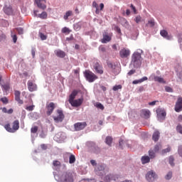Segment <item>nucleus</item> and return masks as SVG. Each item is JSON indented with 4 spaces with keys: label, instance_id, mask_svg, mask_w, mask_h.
I'll use <instances>...</instances> for the list:
<instances>
[{
    "label": "nucleus",
    "instance_id": "bf43d9fd",
    "mask_svg": "<svg viewBox=\"0 0 182 182\" xmlns=\"http://www.w3.org/2000/svg\"><path fill=\"white\" fill-rule=\"evenodd\" d=\"M1 102H2L3 103H8V98L7 97H2L1 98Z\"/></svg>",
    "mask_w": 182,
    "mask_h": 182
},
{
    "label": "nucleus",
    "instance_id": "de8ad7c7",
    "mask_svg": "<svg viewBox=\"0 0 182 182\" xmlns=\"http://www.w3.org/2000/svg\"><path fill=\"white\" fill-rule=\"evenodd\" d=\"M165 90H166V92H167L168 93H173V88H171V87L166 86V87H165Z\"/></svg>",
    "mask_w": 182,
    "mask_h": 182
},
{
    "label": "nucleus",
    "instance_id": "72a5a7b5",
    "mask_svg": "<svg viewBox=\"0 0 182 182\" xmlns=\"http://www.w3.org/2000/svg\"><path fill=\"white\" fill-rule=\"evenodd\" d=\"M75 161H76V157L75 156V155L71 154L69 157L70 164H73V163H75Z\"/></svg>",
    "mask_w": 182,
    "mask_h": 182
},
{
    "label": "nucleus",
    "instance_id": "f03ea898",
    "mask_svg": "<svg viewBox=\"0 0 182 182\" xmlns=\"http://www.w3.org/2000/svg\"><path fill=\"white\" fill-rule=\"evenodd\" d=\"M4 129L6 130V132H9V133H15L17 130H19V120L16 119L12 123V127H11L10 124H7L4 125Z\"/></svg>",
    "mask_w": 182,
    "mask_h": 182
},
{
    "label": "nucleus",
    "instance_id": "37998d69",
    "mask_svg": "<svg viewBox=\"0 0 182 182\" xmlns=\"http://www.w3.org/2000/svg\"><path fill=\"white\" fill-rule=\"evenodd\" d=\"M158 116L160 117H166V113L165 111H161L160 112H157Z\"/></svg>",
    "mask_w": 182,
    "mask_h": 182
},
{
    "label": "nucleus",
    "instance_id": "6e6d98bb",
    "mask_svg": "<svg viewBox=\"0 0 182 182\" xmlns=\"http://www.w3.org/2000/svg\"><path fill=\"white\" fill-rule=\"evenodd\" d=\"M33 107H35V105H31L26 107V110H28V112H32L33 110Z\"/></svg>",
    "mask_w": 182,
    "mask_h": 182
},
{
    "label": "nucleus",
    "instance_id": "6e6552de",
    "mask_svg": "<svg viewBox=\"0 0 182 182\" xmlns=\"http://www.w3.org/2000/svg\"><path fill=\"white\" fill-rule=\"evenodd\" d=\"M86 126H87V123H86V122H77L74 124V129L76 132H80V130H83Z\"/></svg>",
    "mask_w": 182,
    "mask_h": 182
},
{
    "label": "nucleus",
    "instance_id": "0e129e2a",
    "mask_svg": "<svg viewBox=\"0 0 182 182\" xmlns=\"http://www.w3.org/2000/svg\"><path fill=\"white\" fill-rule=\"evenodd\" d=\"M157 102H159V101H153V102H149V106H155V105H156V103H157Z\"/></svg>",
    "mask_w": 182,
    "mask_h": 182
},
{
    "label": "nucleus",
    "instance_id": "680f3d73",
    "mask_svg": "<svg viewBox=\"0 0 182 182\" xmlns=\"http://www.w3.org/2000/svg\"><path fill=\"white\" fill-rule=\"evenodd\" d=\"M111 178H112L111 175H107V176H105V180H106L107 182L110 181Z\"/></svg>",
    "mask_w": 182,
    "mask_h": 182
},
{
    "label": "nucleus",
    "instance_id": "13d9d810",
    "mask_svg": "<svg viewBox=\"0 0 182 182\" xmlns=\"http://www.w3.org/2000/svg\"><path fill=\"white\" fill-rule=\"evenodd\" d=\"M134 73H136V70H131L127 73V75H128V76H132V75H134Z\"/></svg>",
    "mask_w": 182,
    "mask_h": 182
},
{
    "label": "nucleus",
    "instance_id": "2f4dec72",
    "mask_svg": "<svg viewBox=\"0 0 182 182\" xmlns=\"http://www.w3.org/2000/svg\"><path fill=\"white\" fill-rule=\"evenodd\" d=\"M53 166L54 167H57V168H60V166H62V164L60 163V161L55 160L53 161Z\"/></svg>",
    "mask_w": 182,
    "mask_h": 182
},
{
    "label": "nucleus",
    "instance_id": "39448f33",
    "mask_svg": "<svg viewBox=\"0 0 182 182\" xmlns=\"http://www.w3.org/2000/svg\"><path fill=\"white\" fill-rule=\"evenodd\" d=\"M57 115L53 117L54 122L55 123H62L65 119V114H63V111L62 109H57Z\"/></svg>",
    "mask_w": 182,
    "mask_h": 182
},
{
    "label": "nucleus",
    "instance_id": "a211bd4d",
    "mask_svg": "<svg viewBox=\"0 0 182 182\" xmlns=\"http://www.w3.org/2000/svg\"><path fill=\"white\" fill-rule=\"evenodd\" d=\"M160 35L165 39H167V41H171V39H173V36L168 35V32H167L166 30L161 31Z\"/></svg>",
    "mask_w": 182,
    "mask_h": 182
},
{
    "label": "nucleus",
    "instance_id": "69168bd1",
    "mask_svg": "<svg viewBox=\"0 0 182 182\" xmlns=\"http://www.w3.org/2000/svg\"><path fill=\"white\" fill-rule=\"evenodd\" d=\"M138 92H144V87L143 86L139 87L138 89Z\"/></svg>",
    "mask_w": 182,
    "mask_h": 182
},
{
    "label": "nucleus",
    "instance_id": "20e7f679",
    "mask_svg": "<svg viewBox=\"0 0 182 182\" xmlns=\"http://www.w3.org/2000/svg\"><path fill=\"white\" fill-rule=\"evenodd\" d=\"M60 181L61 182H73V174L70 172H64L60 177Z\"/></svg>",
    "mask_w": 182,
    "mask_h": 182
},
{
    "label": "nucleus",
    "instance_id": "ea45409f",
    "mask_svg": "<svg viewBox=\"0 0 182 182\" xmlns=\"http://www.w3.org/2000/svg\"><path fill=\"white\" fill-rule=\"evenodd\" d=\"M6 39V36L2 33V31L0 32V42H2L3 41H5Z\"/></svg>",
    "mask_w": 182,
    "mask_h": 182
},
{
    "label": "nucleus",
    "instance_id": "8fccbe9b",
    "mask_svg": "<svg viewBox=\"0 0 182 182\" xmlns=\"http://www.w3.org/2000/svg\"><path fill=\"white\" fill-rule=\"evenodd\" d=\"M135 22L136 23H140V22H141V16H137L135 19H134Z\"/></svg>",
    "mask_w": 182,
    "mask_h": 182
},
{
    "label": "nucleus",
    "instance_id": "f8f14e48",
    "mask_svg": "<svg viewBox=\"0 0 182 182\" xmlns=\"http://www.w3.org/2000/svg\"><path fill=\"white\" fill-rule=\"evenodd\" d=\"M92 7L95 8V14L97 15H99V14H100V11H102V9H104L105 8V4L103 3H101L100 4V9H99V5L97 4V3L96 1H93L92 2Z\"/></svg>",
    "mask_w": 182,
    "mask_h": 182
},
{
    "label": "nucleus",
    "instance_id": "9b49d317",
    "mask_svg": "<svg viewBox=\"0 0 182 182\" xmlns=\"http://www.w3.org/2000/svg\"><path fill=\"white\" fill-rule=\"evenodd\" d=\"M156 178H157V175L153 171H149L146 175V178L147 181H149V182L154 181V180H156Z\"/></svg>",
    "mask_w": 182,
    "mask_h": 182
},
{
    "label": "nucleus",
    "instance_id": "e433bc0d",
    "mask_svg": "<svg viewBox=\"0 0 182 182\" xmlns=\"http://www.w3.org/2000/svg\"><path fill=\"white\" fill-rule=\"evenodd\" d=\"M95 106L97 109H100V110H105V106H103L100 102H97Z\"/></svg>",
    "mask_w": 182,
    "mask_h": 182
},
{
    "label": "nucleus",
    "instance_id": "f257e3e1",
    "mask_svg": "<svg viewBox=\"0 0 182 182\" xmlns=\"http://www.w3.org/2000/svg\"><path fill=\"white\" fill-rule=\"evenodd\" d=\"M141 53H143V50H139L132 54L131 65H133L134 68H140L141 66Z\"/></svg>",
    "mask_w": 182,
    "mask_h": 182
},
{
    "label": "nucleus",
    "instance_id": "7ed1b4c3",
    "mask_svg": "<svg viewBox=\"0 0 182 182\" xmlns=\"http://www.w3.org/2000/svg\"><path fill=\"white\" fill-rule=\"evenodd\" d=\"M84 76L86 80H87V82H89L90 83H93L95 80H97V79H99L97 75H96L95 73H93V72L89 70H86L84 72Z\"/></svg>",
    "mask_w": 182,
    "mask_h": 182
},
{
    "label": "nucleus",
    "instance_id": "4d7b16f0",
    "mask_svg": "<svg viewBox=\"0 0 182 182\" xmlns=\"http://www.w3.org/2000/svg\"><path fill=\"white\" fill-rule=\"evenodd\" d=\"M1 86L4 88V90H9V84L1 85Z\"/></svg>",
    "mask_w": 182,
    "mask_h": 182
},
{
    "label": "nucleus",
    "instance_id": "338daca9",
    "mask_svg": "<svg viewBox=\"0 0 182 182\" xmlns=\"http://www.w3.org/2000/svg\"><path fill=\"white\" fill-rule=\"evenodd\" d=\"M90 163H91V164H92V166H96V161L92 159V160L90 161Z\"/></svg>",
    "mask_w": 182,
    "mask_h": 182
},
{
    "label": "nucleus",
    "instance_id": "603ef678",
    "mask_svg": "<svg viewBox=\"0 0 182 182\" xmlns=\"http://www.w3.org/2000/svg\"><path fill=\"white\" fill-rule=\"evenodd\" d=\"M16 31H17L18 35H23V28H17Z\"/></svg>",
    "mask_w": 182,
    "mask_h": 182
},
{
    "label": "nucleus",
    "instance_id": "774afa93",
    "mask_svg": "<svg viewBox=\"0 0 182 182\" xmlns=\"http://www.w3.org/2000/svg\"><path fill=\"white\" fill-rule=\"evenodd\" d=\"M178 120H179L180 122H182V115H181V114L179 115V116L178 117Z\"/></svg>",
    "mask_w": 182,
    "mask_h": 182
},
{
    "label": "nucleus",
    "instance_id": "c85d7f7f",
    "mask_svg": "<svg viewBox=\"0 0 182 182\" xmlns=\"http://www.w3.org/2000/svg\"><path fill=\"white\" fill-rule=\"evenodd\" d=\"M73 15V12L72 11H68L65 13L63 18L65 21H68L69 19V16H72Z\"/></svg>",
    "mask_w": 182,
    "mask_h": 182
},
{
    "label": "nucleus",
    "instance_id": "1a4fd4ad",
    "mask_svg": "<svg viewBox=\"0 0 182 182\" xmlns=\"http://www.w3.org/2000/svg\"><path fill=\"white\" fill-rule=\"evenodd\" d=\"M55 107H56V105H55L53 102H50L48 104H46V109H47L46 114L48 116H50V114L53 113V110H55Z\"/></svg>",
    "mask_w": 182,
    "mask_h": 182
},
{
    "label": "nucleus",
    "instance_id": "4c0bfd02",
    "mask_svg": "<svg viewBox=\"0 0 182 182\" xmlns=\"http://www.w3.org/2000/svg\"><path fill=\"white\" fill-rule=\"evenodd\" d=\"M149 156L151 159H154L156 157V152L151 149L149 151Z\"/></svg>",
    "mask_w": 182,
    "mask_h": 182
},
{
    "label": "nucleus",
    "instance_id": "e2e57ef3",
    "mask_svg": "<svg viewBox=\"0 0 182 182\" xmlns=\"http://www.w3.org/2000/svg\"><path fill=\"white\" fill-rule=\"evenodd\" d=\"M115 31H116L118 33H122V30L119 28V26H115Z\"/></svg>",
    "mask_w": 182,
    "mask_h": 182
},
{
    "label": "nucleus",
    "instance_id": "a878e982",
    "mask_svg": "<svg viewBox=\"0 0 182 182\" xmlns=\"http://www.w3.org/2000/svg\"><path fill=\"white\" fill-rule=\"evenodd\" d=\"M76 96H77V92L76 90L73 91L69 97V100H68L69 103L75 100V97H76Z\"/></svg>",
    "mask_w": 182,
    "mask_h": 182
},
{
    "label": "nucleus",
    "instance_id": "3c124183",
    "mask_svg": "<svg viewBox=\"0 0 182 182\" xmlns=\"http://www.w3.org/2000/svg\"><path fill=\"white\" fill-rule=\"evenodd\" d=\"M108 68H109L110 69H116V65L112 63H109Z\"/></svg>",
    "mask_w": 182,
    "mask_h": 182
},
{
    "label": "nucleus",
    "instance_id": "dca6fc26",
    "mask_svg": "<svg viewBox=\"0 0 182 182\" xmlns=\"http://www.w3.org/2000/svg\"><path fill=\"white\" fill-rule=\"evenodd\" d=\"M82 103H83V98L73 100L70 102L73 107H79V106H82Z\"/></svg>",
    "mask_w": 182,
    "mask_h": 182
},
{
    "label": "nucleus",
    "instance_id": "c9c22d12",
    "mask_svg": "<svg viewBox=\"0 0 182 182\" xmlns=\"http://www.w3.org/2000/svg\"><path fill=\"white\" fill-rule=\"evenodd\" d=\"M38 16L41 19H46V18H48V13H46V11H43Z\"/></svg>",
    "mask_w": 182,
    "mask_h": 182
},
{
    "label": "nucleus",
    "instance_id": "473e14b6",
    "mask_svg": "<svg viewBox=\"0 0 182 182\" xmlns=\"http://www.w3.org/2000/svg\"><path fill=\"white\" fill-rule=\"evenodd\" d=\"M61 32L62 33H67L68 35H69V33L72 32V30L69 29V28L68 27H64L62 28Z\"/></svg>",
    "mask_w": 182,
    "mask_h": 182
},
{
    "label": "nucleus",
    "instance_id": "2eb2a0df",
    "mask_svg": "<svg viewBox=\"0 0 182 182\" xmlns=\"http://www.w3.org/2000/svg\"><path fill=\"white\" fill-rule=\"evenodd\" d=\"M141 117H143V119H150V116L151 114V112H150V110L147 109H144L140 111Z\"/></svg>",
    "mask_w": 182,
    "mask_h": 182
},
{
    "label": "nucleus",
    "instance_id": "423d86ee",
    "mask_svg": "<svg viewBox=\"0 0 182 182\" xmlns=\"http://www.w3.org/2000/svg\"><path fill=\"white\" fill-rule=\"evenodd\" d=\"M119 56L122 59L129 58L130 56V50L129 48H123L119 50Z\"/></svg>",
    "mask_w": 182,
    "mask_h": 182
},
{
    "label": "nucleus",
    "instance_id": "4be33fe9",
    "mask_svg": "<svg viewBox=\"0 0 182 182\" xmlns=\"http://www.w3.org/2000/svg\"><path fill=\"white\" fill-rule=\"evenodd\" d=\"M4 14H6V15H12L14 14V10L12 9V6H6L4 8Z\"/></svg>",
    "mask_w": 182,
    "mask_h": 182
},
{
    "label": "nucleus",
    "instance_id": "a19ab883",
    "mask_svg": "<svg viewBox=\"0 0 182 182\" xmlns=\"http://www.w3.org/2000/svg\"><path fill=\"white\" fill-rule=\"evenodd\" d=\"M160 149H161V144H156V145H155V146L154 148V151L155 153H157L159 151V150H160Z\"/></svg>",
    "mask_w": 182,
    "mask_h": 182
},
{
    "label": "nucleus",
    "instance_id": "f3484780",
    "mask_svg": "<svg viewBox=\"0 0 182 182\" xmlns=\"http://www.w3.org/2000/svg\"><path fill=\"white\" fill-rule=\"evenodd\" d=\"M36 4L40 9H46V0H36Z\"/></svg>",
    "mask_w": 182,
    "mask_h": 182
},
{
    "label": "nucleus",
    "instance_id": "5fc2aeb1",
    "mask_svg": "<svg viewBox=\"0 0 182 182\" xmlns=\"http://www.w3.org/2000/svg\"><path fill=\"white\" fill-rule=\"evenodd\" d=\"M11 38H13L14 43H16V41H18V37L16 36V34H11Z\"/></svg>",
    "mask_w": 182,
    "mask_h": 182
},
{
    "label": "nucleus",
    "instance_id": "a18cd8bd",
    "mask_svg": "<svg viewBox=\"0 0 182 182\" xmlns=\"http://www.w3.org/2000/svg\"><path fill=\"white\" fill-rule=\"evenodd\" d=\"M173 177V173L168 172L166 176H165L166 180H170Z\"/></svg>",
    "mask_w": 182,
    "mask_h": 182
},
{
    "label": "nucleus",
    "instance_id": "052dcab7",
    "mask_svg": "<svg viewBox=\"0 0 182 182\" xmlns=\"http://www.w3.org/2000/svg\"><path fill=\"white\" fill-rule=\"evenodd\" d=\"M178 151L179 156H181V157H182V146H179Z\"/></svg>",
    "mask_w": 182,
    "mask_h": 182
},
{
    "label": "nucleus",
    "instance_id": "4468645a",
    "mask_svg": "<svg viewBox=\"0 0 182 182\" xmlns=\"http://www.w3.org/2000/svg\"><path fill=\"white\" fill-rule=\"evenodd\" d=\"M66 139V134L64 132H58L54 136L55 141H63Z\"/></svg>",
    "mask_w": 182,
    "mask_h": 182
},
{
    "label": "nucleus",
    "instance_id": "5701e85b",
    "mask_svg": "<svg viewBox=\"0 0 182 182\" xmlns=\"http://www.w3.org/2000/svg\"><path fill=\"white\" fill-rule=\"evenodd\" d=\"M55 53L56 56H58V58H65V56H66V53H65V51H63L62 50H56L55 51Z\"/></svg>",
    "mask_w": 182,
    "mask_h": 182
},
{
    "label": "nucleus",
    "instance_id": "aec40b11",
    "mask_svg": "<svg viewBox=\"0 0 182 182\" xmlns=\"http://www.w3.org/2000/svg\"><path fill=\"white\" fill-rule=\"evenodd\" d=\"M94 69L99 75H103V67L99 65V63H96L94 65Z\"/></svg>",
    "mask_w": 182,
    "mask_h": 182
},
{
    "label": "nucleus",
    "instance_id": "0eeeda50",
    "mask_svg": "<svg viewBox=\"0 0 182 182\" xmlns=\"http://www.w3.org/2000/svg\"><path fill=\"white\" fill-rule=\"evenodd\" d=\"M87 146L92 153H97L99 151V147L93 141L87 142Z\"/></svg>",
    "mask_w": 182,
    "mask_h": 182
},
{
    "label": "nucleus",
    "instance_id": "ddd939ff",
    "mask_svg": "<svg viewBox=\"0 0 182 182\" xmlns=\"http://www.w3.org/2000/svg\"><path fill=\"white\" fill-rule=\"evenodd\" d=\"M182 111V97H179L175 105V112L180 113Z\"/></svg>",
    "mask_w": 182,
    "mask_h": 182
},
{
    "label": "nucleus",
    "instance_id": "bb28decb",
    "mask_svg": "<svg viewBox=\"0 0 182 182\" xmlns=\"http://www.w3.org/2000/svg\"><path fill=\"white\" fill-rule=\"evenodd\" d=\"M150 157L149 156H144L141 157V163L142 164H146V163H150Z\"/></svg>",
    "mask_w": 182,
    "mask_h": 182
},
{
    "label": "nucleus",
    "instance_id": "f704fd0d",
    "mask_svg": "<svg viewBox=\"0 0 182 182\" xmlns=\"http://www.w3.org/2000/svg\"><path fill=\"white\" fill-rule=\"evenodd\" d=\"M155 25V23H154V19H150L147 24H146V26H149L150 28H153V26H154Z\"/></svg>",
    "mask_w": 182,
    "mask_h": 182
},
{
    "label": "nucleus",
    "instance_id": "09e8293b",
    "mask_svg": "<svg viewBox=\"0 0 182 182\" xmlns=\"http://www.w3.org/2000/svg\"><path fill=\"white\" fill-rule=\"evenodd\" d=\"M169 164L174 166V157H173V156L169 157Z\"/></svg>",
    "mask_w": 182,
    "mask_h": 182
},
{
    "label": "nucleus",
    "instance_id": "412c9836",
    "mask_svg": "<svg viewBox=\"0 0 182 182\" xmlns=\"http://www.w3.org/2000/svg\"><path fill=\"white\" fill-rule=\"evenodd\" d=\"M112 41V34H104L103 38L101 40L102 43H107Z\"/></svg>",
    "mask_w": 182,
    "mask_h": 182
},
{
    "label": "nucleus",
    "instance_id": "58836bf2",
    "mask_svg": "<svg viewBox=\"0 0 182 182\" xmlns=\"http://www.w3.org/2000/svg\"><path fill=\"white\" fill-rule=\"evenodd\" d=\"M170 151H171V148L168 146L166 149L161 151V154H166V153H170Z\"/></svg>",
    "mask_w": 182,
    "mask_h": 182
},
{
    "label": "nucleus",
    "instance_id": "c03bdc74",
    "mask_svg": "<svg viewBox=\"0 0 182 182\" xmlns=\"http://www.w3.org/2000/svg\"><path fill=\"white\" fill-rule=\"evenodd\" d=\"M38 127L35 126L31 129V132L35 134V133H38Z\"/></svg>",
    "mask_w": 182,
    "mask_h": 182
},
{
    "label": "nucleus",
    "instance_id": "49530a36",
    "mask_svg": "<svg viewBox=\"0 0 182 182\" xmlns=\"http://www.w3.org/2000/svg\"><path fill=\"white\" fill-rule=\"evenodd\" d=\"M122 85H115V86L113 87L112 90H114V92H116V91H117V90L122 89Z\"/></svg>",
    "mask_w": 182,
    "mask_h": 182
},
{
    "label": "nucleus",
    "instance_id": "cd10ccee",
    "mask_svg": "<svg viewBox=\"0 0 182 182\" xmlns=\"http://www.w3.org/2000/svg\"><path fill=\"white\" fill-rule=\"evenodd\" d=\"M147 77H144L141 78L140 80H135L132 82L133 85H137L139 83H143V82L147 80Z\"/></svg>",
    "mask_w": 182,
    "mask_h": 182
},
{
    "label": "nucleus",
    "instance_id": "6ab92c4d",
    "mask_svg": "<svg viewBox=\"0 0 182 182\" xmlns=\"http://www.w3.org/2000/svg\"><path fill=\"white\" fill-rule=\"evenodd\" d=\"M15 100L18 102V105H23V100H21V92L18 90H16L14 92Z\"/></svg>",
    "mask_w": 182,
    "mask_h": 182
},
{
    "label": "nucleus",
    "instance_id": "b1692460",
    "mask_svg": "<svg viewBox=\"0 0 182 182\" xmlns=\"http://www.w3.org/2000/svg\"><path fill=\"white\" fill-rule=\"evenodd\" d=\"M151 77L154 78V82H158L159 83H166V81H164V79L163 77L156 75H151Z\"/></svg>",
    "mask_w": 182,
    "mask_h": 182
},
{
    "label": "nucleus",
    "instance_id": "9d476101",
    "mask_svg": "<svg viewBox=\"0 0 182 182\" xmlns=\"http://www.w3.org/2000/svg\"><path fill=\"white\" fill-rule=\"evenodd\" d=\"M27 86L29 92H36V90H38V85H36L32 80L28 81Z\"/></svg>",
    "mask_w": 182,
    "mask_h": 182
},
{
    "label": "nucleus",
    "instance_id": "c756f323",
    "mask_svg": "<svg viewBox=\"0 0 182 182\" xmlns=\"http://www.w3.org/2000/svg\"><path fill=\"white\" fill-rule=\"evenodd\" d=\"M105 143L108 146H112V143H113V138H112V136H107L105 139Z\"/></svg>",
    "mask_w": 182,
    "mask_h": 182
},
{
    "label": "nucleus",
    "instance_id": "864d4df0",
    "mask_svg": "<svg viewBox=\"0 0 182 182\" xmlns=\"http://www.w3.org/2000/svg\"><path fill=\"white\" fill-rule=\"evenodd\" d=\"M99 50H100V52L105 53V52H106V48L103 46H101L99 47Z\"/></svg>",
    "mask_w": 182,
    "mask_h": 182
},
{
    "label": "nucleus",
    "instance_id": "393cba45",
    "mask_svg": "<svg viewBox=\"0 0 182 182\" xmlns=\"http://www.w3.org/2000/svg\"><path fill=\"white\" fill-rule=\"evenodd\" d=\"M160 139V132L159 131H155L152 135V140L154 141H159Z\"/></svg>",
    "mask_w": 182,
    "mask_h": 182
},
{
    "label": "nucleus",
    "instance_id": "7c9ffc66",
    "mask_svg": "<svg viewBox=\"0 0 182 182\" xmlns=\"http://www.w3.org/2000/svg\"><path fill=\"white\" fill-rule=\"evenodd\" d=\"M38 36L41 39V41H46L48 39V36L43 34V33L39 31Z\"/></svg>",
    "mask_w": 182,
    "mask_h": 182
},
{
    "label": "nucleus",
    "instance_id": "79ce46f5",
    "mask_svg": "<svg viewBox=\"0 0 182 182\" xmlns=\"http://www.w3.org/2000/svg\"><path fill=\"white\" fill-rule=\"evenodd\" d=\"M176 132H178V133H180V134H182V125L181 124H178L176 127Z\"/></svg>",
    "mask_w": 182,
    "mask_h": 182
}]
</instances>
